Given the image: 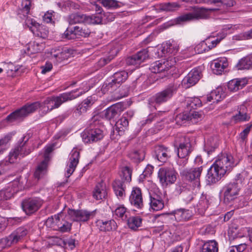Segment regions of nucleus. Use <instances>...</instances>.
<instances>
[{
  "label": "nucleus",
  "instance_id": "obj_7",
  "mask_svg": "<svg viewBox=\"0 0 252 252\" xmlns=\"http://www.w3.org/2000/svg\"><path fill=\"white\" fill-rule=\"evenodd\" d=\"M178 88V85L177 83L170 84L164 90L153 96L151 100L158 104L165 102L173 96Z\"/></svg>",
  "mask_w": 252,
  "mask_h": 252
},
{
  "label": "nucleus",
  "instance_id": "obj_34",
  "mask_svg": "<svg viewBox=\"0 0 252 252\" xmlns=\"http://www.w3.org/2000/svg\"><path fill=\"white\" fill-rule=\"evenodd\" d=\"M219 140L217 137L212 136L209 138L204 145V150L210 155L218 147Z\"/></svg>",
  "mask_w": 252,
  "mask_h": 252
},
{
  "label": "nucleus",
  "instance_id": "obj_24",
  "mask_svg": "<svg viewBox=\"0 0 252 252\" xmlns=\"http://www.w3.org/2000/svg\"><path fill=\"white\" fill-rule=\"evenodd\" d=\"M219 10L218 8H205L199 7L195 8L192 12L193 21L206 19L209 16L210 12Z\"/></svg>",
  "mask_w": 252,
  "mask_h": 252
},
{
  "label": "nucleus",
  "instance_id": "obj_36",
  "mask_svg": "<svg viewBox=\"0 0 252 252\" xmlns=\"http://www.w3.org/2000/svg\"><path fill=\"white\" fill-rule=\"evenodd\" d=\"M128 227L133 230H136L141 226L142 223V219L139 216H133L128 218L127 217L126 220Z\"/></svg>",
  "mask_w": 252,
  "mask_h": 252
},
{
  "label": "nucleus",
  "instance_id": "obj_11",
  "mask_svg": "<svg viewBox=\"0 0 252 252\" xmlns=\"http://www.w3.org/2000/svg\"><path fill=\"white\" fill-rule=\"evenodd\" d=\"M25 22L26 25L35 36L42 38L47 37L48 31L45 26L40 25L31 19H27Z\"/></svg>",
  "mask_w": 252,
  "mask_h": 252
},
{
  "label": "nucleus",
  "instance_id": "obj_47",
  "mask_svg": "<svg viewBox=\"0 0 252 252\" xmlns=\"http://www.w3.org/2000/svg\"><path fill=\"white\" fill-rule=\"evenodd\" d=\"M51 55L52 58H55L57 62L59 63H61L65 60H67L69 56V53L66 50L62 51L58 50L56 53L55 52L54 53L52 52Z\"/></svg>",
  "mask_w": 252,
  "mask_h": 252
},
{
  "label": "nucleus",
  "instance_id": "obj_58",
  "mask_svg": "<svg viewBox=\"0 0 252 252\" xmlns=\"http://www.w3.org/2000/svg\"><path fill=\"white\" fill-rule=\"evenodd\" d=\"M247 176V172L246 171H243L241 173L236 175L233 183L238 187H241Z\"/></svg>",
  "mask_w": 252,
  "mask_h": 252
},
{
  "label": "nucleus",
  "instance_id": "obj_14",
  "mask_svg": "<svg viewBox=\"0 0 252 252\" xmlns=\"http://www.w3.org/2000/svg\"><path fill=\"white\" fill-rule=\"evenodd\" d=\"M240 189V187H238L233 182L226 185L223 188L224 201L229 203L233 201L237 198Z\"/></svg>",
  "mask_w": 252,
  "mask_h": 252
},
{
  "label": "nucleus",
  "instance_id": "obj_39",
  "mask_svg": "<svg viewBox=\"0 0 252 252\" xmlns=\"http://www.w3.org/2000/svg\"><path fill=\"white\" fill-rule=\"evenodd\" d=\"M61 220L60 215L58 214L49 218L46 221V225L55 230H57L58 227L61 224Z\"/></svg>",
  "mask_w": 252,
  "mask_h": 252
},
{
  "label": "nucleus",
  "instance_id": "obj_10",
  "mask_svg": "<svg viewBox=\"0 0 252 252\" xmlns=\"http://www.w3.org/2000/svg\"><path fill=\"white\" fill-rule=\"evenodd\" d=\"M203 170L202 166L192 167L190 169H184L180 172L181 177L189 181H194L195 186H200V177Z\"/></svg>",
  "mask_w": 252,
  "mask_h": 252
},
{
  "label": "nucleus",
  "instance_id": "obj_44",
  "mask_svg": "<svg viewBox=\"0 0 252 252\" xmlns=\"http://www.w3.org/2000/svg\"><path fill=\"white\" fill-rule=\"evenodd\" d=\"M44 48V44L37 41L31 43L28 48V51L31 54L41 52Z\"/></svg>",
  "mask_w": 252,
  "mask_h": 252
},
{
  "label": "nucleus",
  "instance_id": "obj_17",
  "mask_svg": "<svg viewBox=\"0 0 252 252\" xmlns=\"http://www.w3.org/2000/svg\"><path fill=\"white\" fill-rule=\"evenodd\" d=\"M149 56L147 49H143L137 54L129 57L126 59V64L128 65H139Z\"/></svg>",
  "mask_w": 252,
  "mask_h": 252
},
{
  "label": "nucleus",
  "instance_id": "obj_56",
  "mask_svg": "<svg viewBox=\"0 0 252 252\" xmlns=\"http://www.w3.org/2000/svg\"><path fill=\"white\" fill-rule=\"evenodd\" d=\"M190 21H193L191 12L183 14L176 19V23L179 24Z\"/></svg>",
  "mask_w": 252,
  "mask_h": 252
},
{
  "label": "nucleus",
  "instance_id": "obj_6",
  "mask_svg": "<svg viewBox=\"0 0 252 252\" xmlns=\"http://www.w3.org/2000/svg\"><path fill=\"white\" fill-rule=\"evenodd\" d=\"M67 21L70 25L79 23L99 24L102 22V18L100 16H88L80 13H75L68 16Z\"/></svg>",
  "mask_w": 252,
  "mask_h": 252
},
{
  "label": "nucleus",
  "instance_id": "obj_46",
  "mask_svg": "<svg viewBox=\"0 0 252 252\" xmlns=\"http://www.w3.org/2000/svg\"><path fill=\"white\" fill-rule=\"evenodd\" d=\"M118 49L117 47H114L112 48L109 52V56L107 58H101L99 61L100 65L103 66L109 63L117 54Z\"/></svg>",
  "mask_w": 252,
  "mask_h": 252
},
{
  "label": "nucleus",
  "instance_id": "obj_52",
  "mask_svg": "<svg viewBox=\"0 0 252 252\" xmlns=\"http://www.w3.org/2000/svg\"><path fill=\"white\" fill-rule=\"evenodd\" d=\"M74 32L77 35L81 36L82 37H88L89 36L91 31L87 27H80L79 26H75L74 27Z\"/></svg>",
  "mask_w": 252,
  "mask_h": 252
},
{
  "label": "nucleus",
  "instance_id": "obj_2",
  "mask_svg": "<svg viewBox=\"0 0 252 252\" xmlns=\"http://www.w3.org/2000/svg\"><path fill=\"white\" fill-rule=\"evenodd\" d=\"M82 85L83 86V88L79 90H83V91L77 94H74L77 92L78 90V89L70 92L63 93L58 96H52L47 98L41 104V105L43 106L42 110L46 108L47 110H44V111L47 113L54 109L59 107L62 103L66 101L71 100L77 98L89 90V88L87 86V83L86 82H84Z\"/></svg>",
  "mask_w": 252,
  "mask_h": 252
},
{
  "label": "nucleus",
  "instance_id": "obj_51",
  "mask_svg": "<svg viewBox=\"0 0 252 252\" xmlns=\"http://www.w3.org/2000/svg\"><path fill=\"white\" fill-rule=\"evenodd\" d=\"M205 2L208 4L218 3L219 6L224 5L226 7H232L236 3L234 0H206Z\"/></svg>",
  "mask_w": 252,
  "mask_h": 252
},
{
  "label": "nucleus",
  "instance_id": "obj_50",
  "mask_svg": "<svg viewBox=\"0 0 252 252\" xmlns=\"http://www.w3.org/2000/svg\"><path fill=\"white\" fill-rule=\"evenodd\" d=\"M178 45L174 41H168L163 47V50H165L166 53L174 55L178 52Z\"/></svg>",
  "mask_w": 252,
  "mask_h": 252
},
{
  "label": "nucleus",
  "instance_id": "obj_55",
  "mask_svg": "<svg viewBox=\"0 0 252 252\" xmlns=\"http://www.w3.org/2000/svg\"><path fill=\"white\" fill-rule=\"evenodd\" d=\"M189 113L185 112L177 115L175 118V121L177 125L182 126L186 122H189Z\"/></svg>",
  "mask_w": 252,
  "mask_h": 252
},
{
  "label": "nucleus",
  "instance_id": "obj_49",
  "mask_svg": "<svg viewBox=\"0 0 252 252\" xmlns=\"http://www.w3.org/2000/svg\"><path fill=\"white\" fill-rule=\"evenodd\" d=\"M201 100L198 97H192L187 100V107L188 110L191 111L201 106Z\"/></svg>",
  "mask_w": 252,
  "mask_h": 252
},
{
  "label": "nucleus",
  "instance_id": "obj_48",
  "mask_svg": "<svg viewBox=\"0 0 252 252\" xmlns=\"http://www.w3.org/2000/svg\"><path fill=\"white\" fill-rule=\"evenodd\" d=\"M128 77V73L125 71H121L115 73L111 78L118 83L119 85L125 81Z\"/></svg>",
  "mask_w": 252,
  "mask_h": 252
},
{
  "label": "nucleus",
  "instance_id": "obj_20",
  "mask_svg": "<svg viewBox=\"0 0 252 252\" xmlns=\"http://www.w3.org/2000/svg\"><path fill=\"white\" fill-rule=\"evenodd\" d=\"M131 204L137 209H141L143 206V197L141 190L138 188H133L129 196Z\"/></svg>",
  "mask_w": 252,
  "mask_h": 252
},
{
  "label": "nucleus",
  "instance_id": "obj_15",
  "mask_svg": "<svg viewBox=\"0 0 252 252\" xmlns=\"http://www.w3.org/2000/svg\"><path fill=\"white\" fill-rule=\"evenodd\" d=\"M175 63L176 61L174 58L171 59L170 61H158L152 63L149 69L154 73L164 72L173 66Z\"/></svg>",
  "mask_w": 252,
  "mask_h": 252
},
{
  "label": "nucleus",
  "instance_id": "obj_42",
  "mask_svg": "<svg viewBox=\"0 0 252 252\" xmlns=\"http://www.w3.org/2000/svg\"><path fill=\"white\" fill-rule=\"evenodd\" d=\"M180 7V5L176 2L163 3L158 5V8L160 10L167 12L174 11L178 9Z\"/></svg>",
  "mask_w": 252,
  "mask_h": 252
},
{
  "label": "nucleus",
  "instance_id": "obj_57",
  "mask_svg": "<svg viewBox=\"0 0 252 252\" xmlns=\"http://www.w3.org/2000/svg\"><path fill=\"white\" fill-rule=\"evenodd\" d=\"M22 149L23 148H22L20 146L17 147L10 152L9 155V160L10 162L13 163L15 162V160L17 158L18 156L20 155V152H21Z\"/></svg>",
  "mask_w": 252,
  "mask_h": 252
},
{
  "label": "nucleus",
  "instance_id": "obj_63",
  "mask_svg": "<svg viewBox=\"0 0 252 252\" xmlns=\"http://www.w3.org/2000/svg\"><path fill=\"white\" fill-rule=\"evenodd\" d=\"M13 196V193L9 189L0 191V201L7 200Z\"/></svg>",
  "mask_w": 252,
  "mask_h": 252
},
{
  "label": "nucleus",
  "instance_id": "obj_28",
  "mask_svg": "<svg viewBox=\"0 0 252 252\" xmlns=\"http://www.w3.org/2000/svg\"><path fill=\"white\" fill-rule=\"evenodd\" d=\"M250 116L246 112V107L242 105L240 108L238 113L232 117L230 122L236 124L244 121H249Z\"/></svg>",
  "mask_w": 252,
  "mask_h": 252
},
{
  "label": "nucleus",
  "instance_id": "obj_40",
  "mask_svg": "<svg viewBox=\"0 0 252 252\" xmlns=\"http://www.w3.org/2000/svg\"><path fill=\"white\" fill-rule=\"evenodd\" d=\"M127 214L126 208L123 205L117 206L113 212V216L115 218L121 219L123 220H126Z\"/></svg>",
  "mask_w": 252,
  "mask_h": 252
},
{
  "label": "nucleus",
  "instance_id": "obj_25",
  "mask_svg": "<svg viewBox=\"0 0 252 252\" xmlns=\"http://www.w3.org/2000/svg\"><path fill=\"white\" fill-rule=\"evenodd\" d=\"M248 83L246 78L232 79L227 83V89L231 92H236L243 89Z\"/></svg>",
  "mask_w": 252,
  "mask_h": 252
},
{
  "label": "nucleus",
  "instance_id": "obj_4",
  "mask_svg": "<svg viewBox=\"0 0 252 252\" xmlns=\"http://www.w3.org/2000/svg\"><path fill=\"white\" fill-rule=\"evenodd\" d=\"M174 145L177 149V155L180 158H187L192 150L190 138L185 136H177Z\"/></svg>",
  "mask_w": 252,
  "mask_h": 252
},
{
  "label": "nucleus",
  "instance_id": "obj_19",
  "mask_svg": "<svg viewBox=\"0 0 252 252\" xmlns=\"http://www.w3.org/2000/svg\"><path fill=\"white\" fill-rule=\"evenodd\" d=\"M150 210L153 211L161 210L164 206L162 196L156 193H150Z\"/></svg>",
  "mask_w": 252,
  "mask_h": 252
},
{
  "label": "nucleus",
  "instance_id": "obj_64",
  "mask_svg": "<svg viewBox=\"0 0 252 252\" xmlns=\"http://www.w3.org/2000/svg\"><path fill=\"white\" fill-rule=\"evenodd\" d=\"M154 170V167L151 165H147L145 169H144L143 173L140 175V177L141 179L145 178V177L150 176Z\"/></svg>",
  "mask_w": 252,
  "mask_h": 252
},
{
  "label": "nucleus",
  "instance_id": "obj_30",
  "mask_svg": "<svg viewBox=\"0 0 252 252\" xmlns=\"http://www.w3.org/2000/svg\"><path fill=\"white\" fill-rule=\"evenodd\" d=\"M174 216L178 221H186L189 220L192 216V213L188 209H180L174 212Z\"/></svg>",
  "mask_w": 252,
  "mask_h": 252
},
{
  "label": "nucleus",
  "instance_id": "obj_37",
  "mask_svg": "<svg viewBox=\"0 0 252 252\" xmlns=\"http://www.w3.org/2000/svg\"><path fill=\"white\" fill-rule=\"evenodd\" d=\"M128 156L133 162L139 163L144 159L145 153L142 150H133L128 153Z\"/></svg>",
  "mask_w": 252,
  "mask_h": 252
},
{
  "label": "nucleus",
  "instance_id": "obj_16",
  "mask_svg": "<svg viewBox=\"0 0 252 252\" xmlns=\"http://www.w3.org/2000/svg\"><path fill=\"white\" fill-rule=\"evenodd\" d=\"M124 109L123 104L121 103L112 105L104 111L105 118L109 120L116 119L124 110Z\"/></svg>",
  "mask_w": 252,
  "mask_h": 252
},
{
  "label": "nucleus",
  "instance_id": "obj_27",
  "mask_svg": "<svg viewBox=\"0 0 252 252\" xmlns=\"http://www.w3.org/2000/svg\"><path fill=\"white\" fill-rule=\"evenodd\" d=\"M96 226L102 231H110L116 229L117 225L114 220H98L96 222Z\"/></svg>",
  "mask_w": 252,
  "mask_h": 252
},
{
  "label": "nucleus",
  "instance_id": "obj_62",
  "mask_svg": "<svg viewBox=\"0 0 252 252\" xmlns=\"http://www.w3.org/2000/svg\"><path fill=\"white\" fill-rule=\"evenodd\" d=\"M221 39L217 38L215 40H210V38L207 39L206 41L202 43V46L205 45L207 46L208 50H210L213 48H214L216 45L220 42Z\"/></svg>",
  "mask_w": 252,
  "mask_h": 252
},
{
  "label": "nucleus",
  "instance_id": "obj_59",
  "mask_svg": "<svg viewBox=\"0 0 252 252\" xmlns=\"http://www.w3.org/2000/svg\"><path fill=\"white\" fill-rule=\"evenodd\" d=\"M10 187V189L9 188L8 189L11 191V192L13 193V195L14 194L19 191L20 190H22L23 186V184L20 183L19 181L17 180H14L11 183Z\"/></svg>",
  "mask_w": 252,
  "mask_h": 252
},
{
  "label": "nucleus",
  "instance_id": "obj_23",
  "mask_svg": "<svg viewBox=\"0 0 252 252\" xmlns=\"http://www.w3.org/2000/svg\"><path fill=\"white\" fill-rule=\"evenodd\" d=\"M155 158L161 162H166L170 158V151L167 147L158 145L155 148Z\"/></svg>",
  "mask_w": 252,
  "mask_h": 252
},
{
  "label": "nucleus",
  "instance_id": "obj_33",
  "mask_svg": "<svg viewBox=\"0 0 252 252\" xmlns=\"http://www.w3.org/2000/svg\"><path fill=\"white\" fill-rule=\"evenodd\" d=\"M211 201L212 199L210 196L202 194L196 205L197 209L200 213H203L208 208L209 205L212 202Z\"/></svg>",
  "mask_w": 252,
  "mask_h": 252
},
{
  "label": "nucleus",
  "instance_id": "obj_3",
  "mask_svg": "<svg viewBox=\"0 0 252 252\" xmlns=\"http://www.w3.org/2000/svg\"><path fill=\"white\" fill-rule=\"evenodd\" d=\"M43 106L38 102L36 101L32 103H27L22 108L18 109L8 115L6 120L13 122L16 120L23 119L31 113H33L39 108L42 109Z\"/></svg>",
  "mask_w": 252,
  "mask_h": 252
},
{
  "label": "nucleus",
  "instance_id": "obj_9",
  "mask_svg": "<svg viewBox=\"0 0 252 252\" xmlns=\"http://www.w3.org/2000/svg\"><path fill=\"white\" fill-rule=\"evenodd\" d=\"M104 136L103 131L97 127H90L86 129L82 133L81 137L85 143L97 142Z\"/></svg>",
  "mask_w": 252,
  "mask_h": 252
},
{
  "label": "nucleus",
  "instance_id": "obj_32",
  "mask_svg": "<svg viewBox=\"0 0 252 252\" xmlns=\"http://www.w3.org/2000/svg\"><path fill=\"white\" fill-rule=\"evenodd\" d=\"M224 97V94L221 88H218L214 90L206 96L207 101L208 102H218Z\"/></svg>",
  "mask_w": 252,
  "mask_h": 252
},
{
  "label": "nucleus",
  "instance_id": "obj_21",
  "mask_svg": "<svg viewBox=\"0 0 252 252\" xmlns=\"http://www.w3.org/2000/svg\"><path fill=\"white\" fill-rule=\"evenodd\" d=\"M200 78V71L197 68L191 70L183 80V83L187 88L194 85Z\"/></svg>",
  "mask_w": 252,
  "mask_h": 252
},
{
  "label": "nucleus",
  "instance_id": "obj_61",
  "mask_svg": "<svg viewBox=\"0 0 252 252\" xmlns=\"http://www.w3.org/2000/svg\"><path fill=\"white\" fill-rule=\"evenodd\" d=\"M71 226V224L70 223L65 220H62L61 224L57 228V231H59L62 232H67L70 230Z\"/></svg>",
  "mask_w": 252,
  "mask_h": 252
},
{
  "label": "nucleus",
  "instance_id": "obj_1",
  "mask_svg": "<svg viewBox=\"0 0 252 252\" xmlns=\"http://www.w3.org/2000/svg\"><path fill=\"white\" fill-rule=\"evenodd\" d=\"M234 166L233 158L231 155L223 154L219 156L208 170L206 176L207 184L212 185L218 182Z\"/></svg>",
  "mask_w": 252,
  "mask_h": 252
},
{
  "label": "nucleus",
  "instance_id": "obj_53",
  "mask_svg": "<svg viewBox=\"0 0 252 252\" xmlns=\"http://www.w3.org/2000/svg\"><path fill=\"white\" fill-rule=\"evenodd\" d=\"M128 126L127 119L125 117H122L116 122V130L118 132H123Z\"/></svg>",
  "mask_w": 252,
  "mask_h": 252
},
{
  "label": "nucleus",
  "instance_id": "obj_45",
  "mask_svg": "<svg viewBox=\"0 0 252 252\" xmlns=\"http://www.w3.org/2000/svg\"><path fill=\"white\" fill-rule=\"evenodd\" d=\"M118 49L117 47H114L112 48L109 52V56L107 58H101L99 61L100 65L103 66L109 63L117 54Z\"/></svg>",
  "mask_w": 252,
  "mask_h": 252
},
{
  "label": "nucleus",
  "instance_id": "obj_18",
  "mask_svg": "<svg viewBox=\"0 0 252 252\" xmlns=\"http://www.w3.org/2000/svg\"><path fill=\"white\" fill-rule=\"evenodd\" d=\"M69 162L66 166L65 176L68 178L74 171L79 162V152L76 150H73L70 154Z\"/></svg>",
  "mask_w": 252,
  "mask_h": 252
},
{
  "label": "nucleus",
  "instance_id": "obj_8",
  "mask_svg": "<svg viewBox=\"0 0 252 252\" xmlns=\"http://www.w3.org/2000/svg\"><path fill=\"white\" fill-rule=\"evenodd\" d=\"M177 173L172 167L160 168L158 172V178L162 186L173 184L177 179Z\"/></svg>",
  "mask_w": 252,
  "mask_h": 252
},
{
  "label": "nucleus",
  "instance_id": "obj_13",
  "mask_svg": "<svg viewBox=\"0 0 252 252\" xmlns=\"http://www.w3.org/2000/svg\"><path fill=\"white\" fill-rule=\"evenodd\" d=\"M43 201L38 198H29L24 200L22 204L23 211L28 215L37 211L41 206Z\"/></svg>",
  "mask_w": 252,
  "mask_h": 252
},
{
  "label": "nucleus",
  "instance_id": "obj_41",
  "mask_svg": "<svg viewBox=\"0 0 252 252\" xmlns=\"http://www.w3.org/2000/svg\"><path fill=\"white\" fill-rule=\"evenodd\" d=\"M47 163L46 161H42L37 166L34 173L35 178L39 180L42 178L47 172Z\"/></svg>",
  "mask_w": 252,
  "mask_h": 252
},
{
  "label": "nucleus",
  "instance_id": "obj_12",
  "mask_svg": "<svg viewBox=\"0 0 252 252\" xmlns=\"http://www.w3.org/2000/svg\"><path fill=\"white\" fill-rule=\"evenodd\" d=\"M68 214L71 220L75 221L85 222L94 216L93 212L85 210L69 209Z\"/></svg>",
  "mask_w": 252,
  "mask_h": 252
},
{
  "label": "nucleus",
  "instance_id": "obj_29",
  "mask_svg": "<svg viewBox=\"0 0 252 252\" xmlns=\"http://www.w3.org/2000/svg\"><path fill=\"white\" fill-rule=\"evenodd\" d=\"M107 195L105 185L103 182L96 185L93 191V197L96 200H100L105 198Z\"/></svg>",
  "mask_w": 252,
  "mask_h": 252
},
{
  "label": "nucleus",
  "instance_id": "obj_5",
  "mask_svg": "<svg viewBox=\"0 0 252 252\" xmlns=\"http://www.w3.org/2000/svg\"><path fill=\"white\" fill-rule=\"evenodd\" d=\"M121 180L116 179L113 183V188L116 195L120 197L123 198L125 196V187L124 184L125 182L131 181V171L128 167H125L122 170L120 174Z\"/></svg>",
  "mask_w": 252,
  "mask_h": 252
},
{
  "label": "nucleus",
  "instance_id": "obj_31",
  "mask_svg": "<svg viewBox=\"0 0 252 252\" xmlns=\"http://www.w3.org/2000/svg\"><path fill=\"white\" fill-rule=\"evenodd\" d=\"M236 67L238 70L250 69L252 68V54L240 60L236 65Z\"/></svg>",
  "mask_w": 252,
  "mask_h": 252
},
{
  "label": "nucleus",
  "instance_id": "obj_54",
  "mask_svg": "<svg viewBox=\"0 0 252 252\" xmlns=\"http://www.w3.org/2000/svg\"><path fill=\"white\" fill-rule=\"evenodd\" d=\"M189 122H190L192 124L197 123L199 121H201L204 117V115L201 112H191L190 111V112L189 113Z\"/></svg>",
  "mask_w": 252,
  "mask_h": 252
},
{
  "label": "nucleus",
  "instance_id": "obj_26",
  "mask_svg": "<svg viewBox=\"0 0 252 252\" xmlns=\"http://www.w3.org/2000/svg\"><path fill=\"white\" fill-rule=\"evenodd\" d=\"M94 97L93 96H88L77 106L74 111V113L76 115H81L82 113L86 112L87 109L94 103Z\"/></svg>",
  "mask_w": 252,
  "mask_h": 252
},
{
  "label": "nucleus",
  "instance_id": "obj_43",
  "mask_svg": "<svg viewBox=\"0 0 252 252\" xmlns=\"http://www.w3.org/2000/svg\"><path fill=\"white\" fill-rule=\"evenodd\" d=\"M111 81L109 82L108 83H105L102 86L101 91L104 94L108 92L112 93L116 90L120 86L118 84V83L115 82V81L113 80V78H111Z\"/></svg>",
  "mask_w": 252,
  "mask_h": 252
},
{
  "label": "nucleus",
  "instance_id": "obj_35",
  "mask_svg": "<svg viewBox=\"0 0 252 252\" xmlns=\"http://www.w3.org/2000/svg\"><path fill=\"white\" fill-rule=\"evenodd\" d=\"M28 233V230L24 227H19L12 232L10 236L14 244L21 241Z\"/></svg>",
  "mask_w": 252,
  "mask_h": 252
},
{
  "label": "nucleus",
  "instance_id": "obj_38",
  "mask_svg": "<svg viewBox=\"0 0 252 252\" xmlns=\"http://www.w3.org/2000/svg\"><path fill=\"white\" fill-rule=\"evenodd\" d=\"M218 243L215 240H211L203 244L200 252H218Z\"/></svg>",
  "mask_w": 252,
  "mask_h": 252
},
{
  "label": "nucleus",
  "instance_id": "obj_22",
  "mask_svg": "<svg viewBox=\"0 0 252 252\" xmlns=\"http://www.w3.org/2000/svg\"><path fill=\"white\" fill-rule=\"evenodd\" d=\"M228 63L226 58H220L215 60L212 63V68L214 73L220 75L228 66Z\"/></svg>",
  "mask_w": 252,
  "mask_h": 252
},
{
  "label": "nucleus",
  "instance_id": "obj_60",
  "mask_svg": "<svg viewBox=\"0 0 252 252\" xmlns=\"http://www.w3.org/2000/svg\"><path fill=\"white\" fill-rule=\"evenodd\" d=\"M14 244H15L13 241L10 235L0 240V249H4L5 248L8 247Z\"/></svg>",
  "mask_w": 252,
  "mask_h": 252
}]
</instances>
